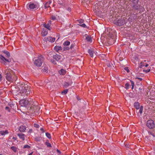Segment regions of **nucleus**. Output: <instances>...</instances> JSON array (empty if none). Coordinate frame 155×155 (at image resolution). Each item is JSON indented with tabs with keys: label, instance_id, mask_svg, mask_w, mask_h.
I'll use <instances>...</instances> for the list:
<instances>
[{
	"label": "nucleus",
	"instance_id": "473e14b6",
	"mask_svg": "<svg viewBox=\"0 0 155 155\" xmlns=\"http://www.w3.org/2000/svg\"><path fill=\"white\" fill-rule=\"evenodd\" d=\"M46 137L49 139H51V136L50 134L48 133H46Z\"/></svg>",
	"mask_w": 155,
	"mask_h": 155
},
{
	"label": "nucleus",
	"instance_id": "e433bc0d",
	"mask_svg": "<svg viewBox=\"0 0 155 155\" xmlns=\"http://www.w3.org/2000/svg\"><path fill=\"white\" fill-rule=\"evenodd\" d=\"M143 107L142 106H141V107L140 108L139 112L141 114H142V113L143 112Z\"/></svg>",
	"mask_w": 155,
	"mask_h": 155
},
{
	"label": "nucleus",
	"instance_id": "dca6fc26",
	"mask_svg": "<svg viewBox=\"0 0 155 155\" xmlns=\"http://www.w3.org/2000/svg\"><path fill=\"white\" fill-rule=\"evenodd\" d=\"M88 52L91 57H93L94 55L95 54V52L92 49H89L88 50Z\"/></svg>",
	"mask_w": 155,
	"mask_h": 155
},
{
	"label": "nucleus",
	"instance_id": "338daca9",
	"mask_svg": "<svg viewBox=\"0 0 155 155\" xmlns=\"http://www.w3.org/2000/svg\"><path fill=\"white\" fill-rule=\"evenodd\" d=\"M57 152L58 153H61L60 151L59 150H57Z\"/></svg>",
	"mask_w": 155,
	"mask_h": 155
},
{
	"label": "nucleus",
	"instance_id": "bb28decb",
	"mask_svg": "<svg viewBox=\"0 0 155 155\" xmlns=\"http://www.w3.org/2000/svg\"><path fill=\"white\" fill-rule=\"evenodd\" d=\"M3 52L6 54V56L8 58H9L10 56V53L6 51H4Z\"/></svg>",
	"mask_w": 155,
	"mask_h": 155
},
{
	"label": "nucleus",
	"instance_id": "bf43d9fd",
	"mask_svg": "<svg viewBox=\"0 0 155 155\" xmlns=\"http://www.w3.org/2000/svg\"><path fill=\"white\" fill-rule=\"evenodd\" d=\"M71 9L70 8H68L67 9V10L69 12L71 11Z\"/></svg>",
	"mask_w": 155,
	"mask_h": 155
},
{
	"label": "nucleus",
	"instance_id": "8fccbe9b",
	"mask_svg": "<svg viewBox=\"0 0 155 155\" xmlns=\"http://www.w3.org/2000/svg\"><path fill=\"white\" fill-rule=\"evenodd\" d=\"M51 61L54 64H56V63L55 62V61H54V60H53V59H51Z\"/></svg>",
	"mask_w": 155,
	"mask_h": 155
},
{
	"label": "nucleus",
	"instance_id": "f03ea898",
	"mask_svg": "<svg viewBox=\"0 0 155 155\" xmlns=\"http://www.w3.org/2000/svg\"><path fill=\"white\" fill-rule=\"evenodd\" d=\"M33 102L31 101V99L30 100L27 99H23L20 101V104L21 106L25 107H30V105L32 104Z\"/></svg>",
	"mask_w": 155,
	"mask_h": 155
},
{
	"label": "nucleus",
	"instance_id": "4d7b16f0",
	"mask_svg": "<svg viewBox=\"0 0 155 155\" xmlns=\"http://www.w3.org/2000/svg\"><path fill=\"white\" fill-rule=\"evenodd\" d=\"M32 132V129H30V130H28V133H31Z\"/></svg>",
	"mask_w": 155,
	"mask_h": 155
},
{
	"label": "nucleus",
	"instance_id": "ea45409f",
	"mask_svg": "<svg viewBox=\"0 0 155 155\" xmlns=\"http://www.w3.org/2000/svg\"><path fill=\"white\" fill-rule=\"evenodd\" d=\"M30 148V146L28 145H25L24 147V148L29 149Z\"/></svg>",
	"mask_w": 155,
	"mask_h": 155
},
{
	"label": "nucleus",
	"instance_id": "4c0bfd02",
	"mask_svg": "<svg viewBox=\"0 0 155 155\" xmlns=\"http://www.w3.org/2000/svg\"><path fill=\"white\" fill-rule=\"evenodd\" d=\"M130 82L132 85V89H133L134 86V82L132 81H130Z\"/></svg>",
	"mask_w": 155,
	"mask_h": 155
},
{
	"label": "nucleus",
	"instance_id": "603ef678",
	"mask_svg": "<svg viewBox=\"0 0 155 155\" xmlns=\"http://www.w3.org/2000/svg\"><path fill=\"white\" fill-rule=\"evenodd\" d=\"M143 87V86H141V87L139 88V90L140 92H141V90L142 89Z\"/></svg>",
	"mask_w": 155,
	"mask_h": 155
},
{
	"label": "nucleus",
	"instance_id": "39448f33",
	"mask_svg": "<svg viewBox=\"0 0 155 155\" xmlns=\"http://www.w3.org/2000/svg\"><path fill=\"white\" fill-rule=\"evenodd\" d=\"M147 126L150 129L154 128L155 127V124L154 121L153 120H149L147 123Z\"/></svg>",
	"mask_w": 155,
	"mask_h": 155
},
{
	"label": "nucleus",
	"instance_id": "f257e3e1",
	"mask_svg": "<svg viewBox=\"0 0 155 155\" xmlns=\"http://www.w3.org/2000/svg\"><path fill=\"white\" fill-rule=\"evenodd\" d=\"M18 87L20 93L21 94L25 93L26 95L30 94V87L27 84L20 83Z\"/></svg>",
	"mask_w": 155,
	"mask_h": 155
},
{
	"label": "nucleus",
	"instance_id": "9b49d317",
	"mask_svg": "<svg viewBox=\"0 0 155 155\" xmlns=\"http://www.w3.org/2000/svg\"><path fill=\"white\" fill-rule=\"evenodd\" d=\"M51 21L50 20L48 21L47 24H44V26L45 28L48 29V30H51V28L50 27L51 26Z\"/></svg>",
	"mask_w": 155,
	"mask_h": 155
},
{
	"label": "nucleus",
	"instance_id": "72a5a7b5",
	"mask_svg": "<svg viewBox=\"0 0 155 155\" xmlns=\"http://www.w3.org/2000/svg\"><path fill=\"white\" fill-rule=\"evenodd\" d=\"M11 149L14 152H16L17 148L14 146H12L11 147Z\"/></svg>",
	"mask_w": 155,
	"mask_h": 155
},
{
	"label": "nucleus",
	"instance_id": "6ab92c4d",
	"mask_svg": "<svg viewBox=\"0 0 155 155\" xmlns=\"http://www.w3.org/2000/svg\"><path fill=\"white\" fill-rule=\"evenodd\" d=\"M54 50L57 52H58L59 51L61 50H62V47L60 46H56L54 47Z\"/></svg>",
	"mask_w": 155,
	"mask_h": 155
},
{
	"label": "nucleus",
	"instance_id": "7ed1b4c3",
	"mask_svg": "<svg viewBox=\"0 0 155 155\" xmlns=\"http://www.w3.org/2000/svg\"><path fill=\"white\" fill-rule=\"evenodd\" d=\"M37 59H35L34 64L36 66L39 67L41 66L42 61L44 60V58L42 55L39 56Z\"/></svg>",
	"mask_w": 155,
	"mask_h": 155
},
{
	"label": "nucleus",
	"instance_id": "0e129e2a",
	"mask_svg": "<svg viewBox=\"0 0 155 155\" xmlns=\"http://www.w3.org/2000/svg\"><path fill=\"white\" fill-rule=\"evenodd\" d=\"M148 66V64H146L145 65V67H147Z\"/></svg>",
	"mask_w": 155,
	"mask_h": 155
},
{
	"label": "nucleus",
	"instance_id": "2f4dec72",
	"mask_svg": "<svg viewBox=\"0 0 155 155\" xmlns=\"http://www.w3.org/2000/svg\"><path fill=\"white\" fill-rule=\"evenodd\" d=\"M132 4H137L138 3L139 0H131Z\"/></svg>",
	"mask_w": 155,
	"mask_h": 155
},
{
	"label": "nucleus",
	"instance_id": "cd10ccee",
	"mask_svg": "<svg viewBox=\"0 0 155 155\" xmlns=\"http://www.w3.org/2000/svg\"><path fill=\"white\" fill-rule=\"evenodd\" d=\"M148 133L150 135L152 136L153 137H155V133L153 131H149Z\"/></svg>",
	"mask_w": 155,
	"mask_h": 155
},
{
	"label": "nucleus",
	"instance_id": "e2e57ef3",
	"mask_svg": "<svg viewBox=\"0 0 155 155\" xmlns=\"http://www.w3.org/2000/svg\"><path fill=\"white\" fill-rule=\"evenodd\" d=\"M33 152H31V153H30L28 154V155H32L33 154Z\"/></svg>",
	"mask_w": 155,
	"mask_h": 155
},
{
	"label": "nucleus",
	"instance_id": "774afa93",
	"mask_svg": "<svg viewBox=\"0 0 155 155\" xmlns=\"http://www.w3.org/2000/svg\"><path fill=\"white\" fill-rule=\"evenodd\" d=\"M0 155H3L2 154H0Z\"/></svg>",
	"mask_w": 155,
	"mask_h": 155
},
{
	"label": "nucleus",
	"instance_id": "58836bf2",
	"mask_svg": "<svg viewBox=\"0 0 155 155\" xmlns=\"http://www.w3.org/2000/svg\"><path fill=\"white\" fill-rule=\"evenodd\" d=\"M68 91V89L65 90H64L62 91L61 93L62 94H65L67 93Z\"/></svg>",
	"mask_w": 155,
	"mask_h": 155
},
{
	"label": "nucleus",
	"instance_id": "5fc2aeb1",
	"mask_svg": "<svg viewBox=\"0 0 155 155\" xmlns=\"http://www.w3.org/2000/svg\"><path fill=\"white\" fill-rule=\"evenodd\" d=\"M12 139L14 140H16L17 139V138L16 137H13Z\"/></svg>",
	"mask_w": 155,
	"mask_h": 155
},
{
	"label": "nucleus",
	"instance_id": "0eeeda50",
	"mask_svg": "<svg viewBox=\"0 0 155 155\" xmlns=\"http://www.w3.org/2000/svg\"><path fill=\"white\" fill-rule=\"evenodd\" d=\"M8 71H6V74H5V78L8 81L13 82L16 81V80L14 79L12 77L11 74H8Z\"/></svg>",
	"mask_w": 155,
	"mask_h": 155
},
{
	"label": "nucleus",
	"instance_id": "de8ad7c7",
	"mask_svg": "<svg viewBox=\"0 0 155 155\" xmlns=\"http://www.w3.org/2000/svg\"><path fill=\"white\" fill-rule=\"evenodd\" d=\"M51 19L53 20H55L56 19V18L54 16H53L51 17Z\"/></svg>",
	"mask_w": 155,
	"mask_h": 155
},
{
	"label": "nucleus",
	"instance_id": "ddd939ff",
	"mask_svg": "<svg viewBox=\"0 0 155 155\" xmlns=\"http://www.w3.org/2000/svg\"><path fill=\"white\" fill-rule=\"evenodd\" d=\"M50 2H47L42 7V8L46 9L48 8H50Z\"/></svg>",
	"mask_w": 155,
	"mask_h": 155
},
{
	"label": "nucleus",
	"instance_id": "4468645a",
	"mask_svg": "<svg viewBox=\"0 0 155 155\" xmlns=\"http://www.w3.org/2000/svg\"><path fill=\"white\" fill-rule=\"evenodd\" d=\"M26 130V127L23 125H21L18 128V130L21 132H24Z\"/></svg>",
	"mask_w": 155,
	"mask_h": 155
},
{
	"label": "nucleus",
	"instance_id": "09e8293b",
	"mask_svg": "<svg viewBox=\"0 0 155 155\" xmlns=\"http://www.w3.org/2000/svg\"><path fill=\"white\" fill-rule=\"evenodd\" d=\"M124 70L127 71V72H129L130 71L128 69L127 67H126L124 68Z\"/></svg>",
	"mask_w": 155,
	"mask_h": 155
},
{
	"label": "nucleus",
	"instance_id": "3c124183",
	"mask_svg": "<svg viewBox=\"0 0 155 155\" xmlns=\"http://www.w3.org/2000/svg\"><path fill=\"white\" fill-rule=\"evenodd\" d=\"M13 78L14 79H15V80H17V77L16 76H15V75L14 76V77H13V78Z\"/></svg>",
	"mask_w": 155,
	"mask_h": 155
},
{
	"label": "nucleus",
	"instance_id": "6e6d98bb",
	"mask_svg": "<svg viewBox=\"0 0 155 155\" xmlns=\"http://www.w3.org/2000/svg\"><path fill=\"white\" fill-rule=\"evenodd\" d=\"M40 130L43 133H44V129H43V128H41L40 129Z\"/></svg>",
	"mask_w": 155,
	"mask_h": 155
},
{
	"label": "nucleus",
	"instance_id": "49530a36",
	"mask_svg": "<svg viewBox=\"0 0 155 155\" xmlns=\"http://www.w3.org/2000/svg\"><path fill=\"white\" fill-rule=\"evenodd\" d=\"M150 69H147V70H143V72H146V73H147V72H149L150 71Z\"/></svg>",
	"mask_w": 155,
	"mask_h": 155
},
{
	"label": "nucleus",
	"instance_id": "9d476101",
	"mask_svg": "<svg viewBox=\"0 0 155 155\" xmlns=\"http://www.w3.org/2000/svg\"><path fill=\"white\" fill-rule=\"evenodd\" d=\"M53 58L56 61H61V55L58 54L54 55L53 56Z\"/></svg>",
	"mask_w": 155,
	"mask_h": 155
},
{
	"label": "nucleus",
	"instance_id": "a18cd8bd",
	"mask_svg": "<svg viewBox=\"0 0 155 155\" xmlns=\"http://www.w3.org/2000/svg\"><path fill=\"white\" fill-rule=\"evenodd\" d=\"M74 46V45L73 44H72L70 46V48L71 49L73 48Z\"/></svg>",
	"mask_w": 155,
	"mask_h": 155
},
{
	"label": "nucleus",
	"instance_id": "f3484780",
	"mask_svg": "<svg viewBox=\"0 0 155 155\" xmlns=\"http://www.w3.org/2000/svg\"><path fill=\"white\" fill-rule=\"evenodd\" d=\"M48 34V31L46 29H43L41 35L43 36H46Z\"/></svg>",
	"mask_w": 155,
	"mask_h": 155
},
{
	"label": "nucleus",
	"instance_id": "b1692460",
	"mask_svg": "<svg viewBox=\"0 0 155 155\" xmlns=\"http://www.w3.org/2000/svg\"><path fill=\"white\" fill-rule=\"evenodd\" d=\"M107 67L111 68L112 69H113V68L114 67V66H113L112 63L110 62H107Z\"/></svg>",
	"mask_w": 155,
	"mask_h": 155
},
{
	"label": "nucleus",
	"instance_id": "aec40b11",
	"mask_svg": "<svg viewBox=\"0 0 155 155\" xmlns=\"http://www.w3.org/2000/svg\"><path fill=\"white\" fill-rule=\"evenodd\" d=\"M72 84V82L71 81L69 82H65L64 83V86L65 87H67L68 86H71Z\"/></svg>",
	"mask_w": 155,
	"mask_h": 155
},
{
	"label": "nucleus",
	"instance_id": "2eb2a0df",
	"mask_svg": "<svg viewBox=\"0 0 155 155\" xmlns=\"http://www.w3.org/2000/svg\"><path fill=\"white\" fill-rule=\"evenodd\" d=\"M17 135L18 136L19 138L21 139L22 140H25V135L22 133L18 134Z\"/></svg>",
	"mask_w": 155,
	"mask_h": 155
},
{
	"label": "nucleus",
	"instance_id": "393cba45",
	"mask_svg": "<svg viewBox=\"0 0 155 155\" xmlns=\"http://www.w3.org/2000/svg\"><path fill=\"white\" fill-rule=\"evenodd\" d=\"M59 73L61 75H64L66 73V71L63 69H61L60 71H59Z\"/></svg>",
	"mask_w": 155,
	"mask_h": 155
},
{
	"label": "nucleus",
	"instance_id": "052dcab7",
	"mask_svg": "<svg viewBox=\"0 0 155 155\" xmlns=\"http://www.w3.org/2000/svg\"><path fill=\"white\" fill-rule=\"evenodd\" d=\"M85 2H86L87 3H87L88 2H89L90 0H84Z\"/></svg>",
	"mask_w": 155,
	"mask_h": 155
},
{
	"label": "nucleus",
	"instance_id": "c756f323",
	"mask_svg": "<svg viewBox=\"0 0 155 155\" xmlns=\"http://www.w3.org/2000/svg\"><path fill=\"white\" fill-rule=\"evenodd\" d=\"M45 144L48 147H51V145L50 143H49V140H47L45 143Z\"/></svg>",
	"mask_w": 155,
	"mask_h": 155
},
{
	"label": "nucleus",
	"instance_id": "680f3d73",
	"mask_svg": "<svg viewBox=\"0 0 155 155\" xmlns=\"http://www.w3.org/2000/svg\"><path fill=\"white\" fill-rule=\"evenodd\" d=\"M10 106V107H12L14 106V105L13 104H11Z\"/></svg>",
	"mask_w": 155,
	"mask_h": 155
},
{
	"label": "nucleus",
	"instance_id": "69168bd1",
	"mask_svg": "<svg viewBox=\"0 0 155 155\" xmlns=\"http://www.w3.org/2000/svg\"><path fill=\"white\" fill-rule=\"evenodd\" d=\"M2 78V76L1 74H0V80Z\"/></svg>",
	"mask_w": 155,
	"mask_h": 155
},
{
	"label": "nucleus",
	"instance_id": "f8f14e48",
	"mask_svg": "<svg viewBox=\"0 0 155 155\" xmlns=\"http://www.w3.org/2000/svg\"><path fill=\"white\" fill-rule=\"evenodd\" d=\"M44 39H45V41H48L51 42H54L55 40V38L51 37H48L46 38H45Z\"/></svg>",
	"mask_w": 155,
	"mask_h": 155
},
{
	"label": "nucleus",
	"instance_id": "37998d69",
	"mask_svg": "<svg viewBox=\"0 0 155 155\" xmlns=\"http://www.w3.org/2000/svg\"><path fill=\"white\" fill-rule=\"evenodd\" d=\"M80 25L83 28H86L87 27L86 25L85 24H81Z\"/></svg>",
	"mask_w": 155,
	"mask_h": 155
},
{
	"label": "nucleus",
	"instance_id": "f704fd0d",
	"mask_svg": "<svg viewBox=\"0 0 155 155\" xmlns=\"http://www.w3.org/2000/svg\"><path fill=\"white\" fill-rule=\"evenodd\" d=\"M145 66V63L144 62H141L140 64V67L141 68H143V67Z\"/></svg>",
	"mask_w": 155,
	"mask_h": 155
},
{
	"label": "nucleus",
	"instance_id": "7c9ffc66",
	"mask_svg": "<svg viewBox=\"0 0 155 155\" xmlns=\"http://www.w3.org/2000/svg\"><path fill=\"white\" fill-rule=\"evenodd\" d=\"M70 44V42L68 41H65L63 43V45L64 46L69 45Z\"/></svg>",
	"mask_w": 155,
	"mask_h": 155
},
{
	"label": "nucleus",
	"instance_id": "864d4df0",
	"mask_svg": "<svg viewBox=\"0 0 155 155\" xmlns=\"http://www.w3.org/2000/svg\"><path fill=\"white\" fill-rule=\"evenodd\" d=\"M5 109L6 110H8L9 111H10V110L9 109V108L8 107H5Z\"/></svg>",
	"mask_w": 155,
	"mask_h": 155
},
{
	"label": "nucleus",
	"instance_id": "5701e85b",
	"mask_svg": "<svg viewBox=\"0 0 155 155\" xmlns=\"http://www.w3.org/2000/svg\"><path fill=\"white\" fill-rule=\"evenodd\" d=\"M134 107L137 109H138L140 107V104L138 102H136L134 103Z\"/></svg>",
	"mask_w": 155,
	"mask_h": 155
},
{
	"label": "nucleus",
	"instance_id": "a878e982",
	"mask_svg": "<svg viewBox=\"0 0 155 155\" xmlns=\"http://www.w3.org/2000/svg\"><path fill=\"white\" fill-rule=\"evenodd\" d=\"M48 68L46 67H44L42 70V71L44 73H47L48 72Z\"/></svg>",
	"mask_w": 155,
	"mask_h": 155
},
{
	"label": "nucleus",
	"instance_id": "20e7f679",
	"mask_svg": "<svg viewBox=\"0 0 155 155\" xmlns=\"http://www.w3.org/2000/svg\"><path fill=\"white\" fill-rule=\"evenodd\" d=\"M39 7V4L38 3H30L28 5L29 8L32 10H36Z\"/></svg>",
	"mask_w": 155,
	"mask_h": 155
},
{
	"label": "nucleus",
	"instance_id": "c85d7f7f",
	"mask_svg": "<svg viewBox=\"0 0 155 155\" xmlns=\"http://www.w3.org/2000/svg\"><path fill=\"white\" fill-rule=\"evenodd\" d=\"M115 40L113 39V38H110L109 41V43H110V44H113L115 42Z\"/></svg>",
	"mask_w": 155,
	"mask_h": 155
},
{
	"label": "nucleus",
	"instance_id": "a211bd4d",
	"mask_svg": "<svg viewBox=\"0 0 155 155\" xmlns=\"http://www.w3.org/2000/svg\"><path fill=\"white\" fill-rule=\"evenodd\" d=\"M85 36L86 37V39L87 41L89 42H92V40L91 37L89 36L87 34H85Z\"/></svg>",
	"mask_w": 155,
	"mask_h": 155
},
{
	"label": "nucleus",
	"instance_id": "c9c22d12",
	"mask_svg": "<svg viewBox=\"0 0 155 155\" xmlns=\"http://www.w3.org/2000/svg\"><path fill=\"white\" fill-rule=\"evenodd\" d=\"M77 21L80 24H82L83 23L84 21V20H83L82 19H80L77 20Z\"/></svg>",
	"mask_w": 155,
	"mask_h": 155
},
{
	"label": "nucleus",
	"instance_id": "423d86ee",
	"mask_svg": "<svg viewBox=\"0 0 155 155\" xmlns=\"http://www.w3.org/2000/svg\"><path fill=\"white\" fill-rule=\"evenodd\" d=\"M125 23L126 21L124 18L119 19L114 23L115 24L119 26H120L123 25L125 24Z\"/></svg>",
	"mask_w": 155,
	"mask_h": 155
},
{
	"label": "nucleus",
	"instance_id": "13d9d810",
	"mask_svg": "<svg viewBox=\"0 0 155 155\" xmlns=\"http://www.w3.org/2000/svg\"><path fill=\"white\" fill-rule=\"evenodd\" d=\"M137 79L139 80L140 81H141L143 80V79L142 78H137Z\"/></svg>",
	"mask_w": 155,
	"mask_h": 155
},
{
	"label": "nucleus",
	"instance_id": "412c9836",
	"mask_svg": "<svg viewBox=\"0 0 155 155\" xmlns=\"http://www.w3.org/2000/svg\"><path fill=\"white\" fill-rule=\"evenodd\" d=\"M8 133V132L7 130H2L0 131V134L2 136L5 135L6 134Z\"/></svg>",
	"mask_w": 155,
	"mask_h": 155
},
{
	"label": "nucleus",
	"instance_id": "a19ab883",
	"mask_svg": "<svg viewBox=\"0 0 155 155\" xmlns=\"http://www.w3.org/2000/svg\"><path fill=\"white\" fill-rule=\"evenodd\" d=\"M130 85L129 84L127 83L125 84V86L126 87V88L127 89L129 88V87Z\"/></svg>",
	"mask_w": 155,
	"mask_h": 155
},
{
	"label": "nucleus",
	"instance_id": "79ce46f5",
	"mask_svg": "<svg viewBox=\"0 0 155 155\" xmlns=\"http://www.w3.org/2000/svg\"><path fill=\"white\" fill-rule=\"evenodd\" d=\"M69 48L68 47H66V46H64V50H68L69 49Z\"/></svg>",
	"mask_w": 155,
	"mask_h": 155
},
{
	"label": "nucleus",
	"instance_id": "4be33fe9",
	"mask_svg": "<svg viewBox=\"0 0 155 155\" xmlns=\"http://www.w3.org/2000/svg\"><path fill=\"white\" fill-rule=\"evenodd\" d=\"M6 71H8L7 72L8 73V74H11L12 73L13 71L11 69H8V68H7L5 70V74H6Z\"/></svg>",
	"mask_w": 155,
	"mask_h": 155
},
{
	"label": "nucleus",
	"instance_id": "c03bdc74",
	"mask_svg": "<svg viewBox=\"0 0 155 155\" xmlns=\"http://www.w3.org/2000/svg\"><path fill=\"white\" fill-rule=\"evenodd\" d=\"M34 127H36L37 128H38L39 127V125H38V124H34Z\"/></svg>",
	"mask_w": 155,
	"mask_h": 155
},
{
	"label": "nucleus",
	"instance_id": "1a4fd4ad",
	"mask_svg": "<svg viewBox=\"0 0 155 155\" xmlns=\"http://www.w3.org/2000/svg\"><path fill=\"white\" fill-rule=\"evenodd\" d=\"M0 58L2 61L1 62L3 64L5 65H7L6 61L8 63L10 62V61L8 59H6L4 56L2 55H0Z\"/></svg>",
	"mask_w": 155,
	"mask_h": 155
},
{
	"label": "nucleus",
	"instance_id": "6e6552de",
	"mask_svg": "<svg viewBox=\"0 0 155 155\" xmlns=\"http://www.w3.org/2000/svg\"><path fill=\"white\" fill-rule=\"evenodd\" d=\"M140 5L138 3L136 4H132V6L131 9L133 11H136V10H140Z\"/></svg>",
	"mask_w": 155,
	"mask_h": 155
}]
</instances>
